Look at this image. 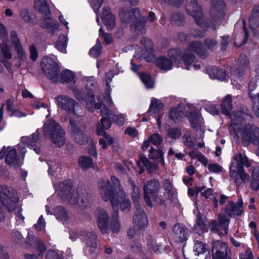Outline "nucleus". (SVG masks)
Masks as SVG:
<instances>
[{"label": "nucleus", "mask_w": 259, "mask_h": 259, "mask_svg": "<svg viewBox=\"0 0 259 259\" xmlns=\"http://www.w3.org/2000/svg\"><path fill=\"white\" fill-rule=\"evenodd\" d=\"M114 189L116 194L112 190L111 183L109 180H101L98 183V188L100 194L105 201L110 200L111 204L114 210L118 212V202L122 211H128L131 208V202L129 199L125 198V194L120 188V183L119 179L112 176L111 177Z\"/></svg>", "instance_id": "7ed1b4c3"}, {"label": "nucleus", "mask_w": 259, "mask_h": 259, "mask_svg": "<svg viewBox=\"0 0 259 259\" xmlns=\"http://www.w3.org/2000/svg\"><path fill=\"white\" fill-rule=\"evenodd\" d=\"M38 140L39 133L38 130L32 134L31 137H23L21 138V141L18 144V147L22 154V158H24V154L26 152L25 146L31 147L35 153L38 154L40 153V147L35 145Z\"/></svg>", "instance_id": "dca6fc26"}, {"label": "nucleus", "mask_w": 259, "mask_h": 259, "mask_svg": "<svg viewBox=\"0 0 259 259\" xmlns=\"http://www.w3.org/2000/svg\"><path fill=\"white\" fill-rule=\"evenodd\" d=\"M90 55L94 57H97L101 55V44L99 42L98 39L97 40V43L93 47L90 51Z\"/></svg>", "instance_id": "4d7b16f0"}, {"label": "nucleus", "mask_w": 259, "mask_h": 259, "mask_svg": "<svg viewBox=\"0 0 259 259\" xmlns=\"http://www.w3.org/2000/svg\"><path fill=\"white\" fill-rule=\"evenodd\" d=\"M232 109V99L230 95H227L223 99L222 104L221 105V111L223 113L226 115H231L234 112L237 111H235L232 112V113H230L231 110ZM239 111H243L246 112L247 109L243 107L242 110H239Z\"/></svg>", "instance_id": "c756f323"}, {"label": "nucleus", "mask_w": 259, "mask_h": 259, "mask_svg": "<svg viewBox=\"0 0 259 259\" xmlns=\"http://www.w3.org/2000/svg\"><path fill=\"white\" fill-rule=\"evenodd\" d=\"M162 142V139L159 134L157 133L153 134L148 140L144 141L142 148L143 150H146L149 147L150 142L154 145L158 146Z\"/></svg>", "instance_id": "f704fd0d"}, {"label": "nucleus", "mask_w": 259, "mask_h": 259, "mask_svg": "<svg viewBox=\"0 0 259 259\" xmlns=\"http://www.w3.org/2000/svg\"><path fill=\"white\" fill-rule=\"evenodd\" d=\"M225 5L223 0H212L210 14L213 17L214 21L223 18L225 15Z\"/></svg>", "instance_id": "aec40b11"}, {"label": "nucleus", "mask_w": 259, "mask_h": 259, "mask_svg": "<svg viewBox=\"0 0 259 259\" xmlns=\"http://www.w3.org/2000/svg\"><path fill=\"white\" fill-rule=\"evenodd\" d=\"M163 108V104L160 100L155 98L152 99L148 112L151 115L156 113L159 114L157 121L159 126L161 124L160 119L162 117Z\"/></svg>", "instance_id": "5701e85b"}, {"label": "nucleus", "mask_w": 259, "mask_h": 259, "mask_svg": "<svg viewBox=\"0 0 259 259\" xmlns=\"http://www.w3.org/2000/svg\"><path fill=\"white\" fill-rule=\"evenodd\" d=\"M143 56H140L137 53L135 55L134 58L131 60V69L134 72H137L139 65L136 64L137 60L143 57Z\"/></svg>", "instance_id": "69168bd1"}, {"label": "nucleus", "mask_w": 259, "mask_h": 259, "mask_svg": "<svg viewBox=\"0 0 259 259\" xmlns=\"http://www.w3.org/2000/svg\"><path fill=\"white\" fill-rule=\"evenodd\" d=\"M5 158L6 163L10 167L17 168L21 166L22 161L19 158L14 147L4 146L0 150V159Z\"/></svg>", "instance_id": "2eb2a0df"}, {"label": "nucleus", "mask_w": 259, "mask_h": 259, "mask_svg": "<svg viewBox=\"0 0 259 259\" xmlns=\"http://www.w3.org/2000/svg\"><path fill=\"white\" fill-rule=\"evenodd\" d=\"M133 225L137 230H142L148 225L147 215L140 205L136 206V211L133 217Z\"/></svg>", "instance_id": "a211bd4d"}, {"label": "nucleus", "mask_w": 259, "mask_h": 259, "mask_svg": "<svg viewBox=\"0 0 259 259\" xmlns=\"http://www.w3.org/2000/svg\"><path fill=\"white\" fill-rule=\"evenodd\" d=\"M0 198L3 204L8 210L12 212L18 209L15 213L17 225H22L24 223V217L21 214L22 210L17 193L11 187H1L0 188Z\"/></svg>", "instance_id": "423d86ee"}, {"label": "nucleus", "mask_w": 259, "mask_h": 259, "mask_svg": "<svg viewBox=\"0 0 259 259\" xmlns=\"http://www.w3.org/2000/svg\"><path fill=\"white\" fill-rule=\"evenodd\" d=\"M83 81L86 85L90 89L86 91H81L75 84H71L69 89L72 91L74 97L77 100H85L89 110L101 109L100 113L103 117L100 119V122L97 125V133L98 135H102L103 131L109 128L111 126L110 120L115 116L113 111L109 109L103 104V101L100 97H98V103L95 102V97L92 89L90 88L96 85V81L93 76L85 77Z\"/></svg>", "instance_id": "f257e3e1"}, {"label": "nucleus", "mask_w": 259, "mask_h": 259, "mask_svg": "<svg viewBox=\"0 0 259 259\" xmlns=\"http://www.w3.org/2000/svg\"><path fill=\"white\" fill-rule=\"evenodd\" d=\"M21 16L22 18L26 22H30L33 17V14L29 11L24 9L21 12Z\"/></svg>", "instance_id": "052dcab7"}, {"label": "nucleus", "mask_w": 259, "mask_h": 259, "mask_svg": "<svg viewBox=\"0 0 259 259\" xmlns=\"http://www.w3.org/2000/svg\"><path fill=\"white\" fill-rule=\"evenodd\" d=\"M184 19V15L181 14L176 13L171 16V21L176 22L178 25H180L182 24Z\"/></svg>", "instance_id": "338daca9"}, {"label": "nucleus", "mask_w": 259, "mask_h": 259, "mask_svg": "<svg viewBox=\"0 0 259 259\" xmlns=\"http://www.w3.org/2000/svg\"><path fill=\"white\" fill-rule=\"evenodd\" d=\"M118 213L115 211L112 214V221L110 223V229L114 233L118 232L121 228V225L118 221Z\"/></svg>", "instance_id": "a19ab883"}, {"label": "nucleus", "mask_w": 259, "mask_h": 259, "mask_svg": "<svg viewBox=\"0 0 259 259\" xmlns=\"http://www.w3.org/2000/svg\"><path fill=\"white\" fill-rule=\"evenodd\" d=\"M102 19L109 30H112L115 27V18L111 13L110 10L108 8H103Z\"/></svg>", "instance_id": "bb28decb"}, {"label": "nucleus", "mask_w": 259, "mask_h": 259, "mask_svg": "<svg viewBox=\"0 0 259 259\" xmlns=\"http://www.w3.org/2000/svg\"><path fill=\"white\" fill-rule=\"evenodd\" d=\"M209 227L211 231H213L220 235H221L220 230L222 227L220 224H218L217 221H213L210 223L209 224Z\"/></svg>", "instance_id": "e2e57ef3"}, {"label": "nucleus", "mask_w": 259, "mask_h": 259, "mask_svg": "<svg viewBox=\"0 0 259 259\" xmlns=\"http://www.w3.org/2000/svg\"><path fill=\"white\" fill-rule=\"evenodd\" d=\"M54 188L58 192L59 195L64 197L71 204L84 205L89 201L90 196L85 189H78L71 191L72 183L70 180L56 183Z\"/></svg>", "instance_id": "20e7f679"}, {"label": "nucleus", "mask_w": 259, "mask_h": 259, "mask_svg": "<svg viewBox=\"0 0 259 259\" xmlns=\"http://www.w3.org/2000/svg\"><path fill=\"white\" fill-rule=\"evenodd\" d=\"M188 230L182 224H176L173 228L172 239L178 242H182L187 240Z\"/></svg>", "instance_id": "4be33fe9"}, {"label": "nucleus", "mask_w": 259, "mask_h": 259, "mask_svg": "<svg viewBox=\"0 0 259 259\" xmlns=\"http://www.w3.org/2000/svg\"><path fill=\"white\" fill-rule=\"evenodd\" d=\"M189 118L190 122L193 128H197L198 126H200L203 123L202 117L198 113L190 114Z\"/></svg>", "instance_id": "a18cd8bd"}, {"label": "nucleus", "mask_w": 259, "mask_h": 259, "mask_svg": "<svg viewBox=\"0 0 259 259\" xmlns=\"http://www.w3.org/2000/svg\"><path fill=\"white\" fill-rule=\"evenodd\" d=\"M179 108L180 107L172 108L168 114L169 118L176 122L179 121L184 115L183 112Z\"/></svg>", "instance_id": "37998d69"}, {"label": "nucleus", "mask_w": 259, "mask_h": 259, "mask_svg": "<svg viewBox=\"0 0 259 259\" xmlns=\"http://www.w3.org/2000/svg\"><path fill=\"white\" fill-rule=\"evenodd\" d=\"M249 25L254 29L259 26V13H252L249 18Z\"/></svg>", "instance_id": "3c124183"}, {"label": "nucleus", "mask_w": 259, "mask_h": 259, "mask_svg": "<svg viewBox=\"0 0 259 259\" xmlns=\"http://www.w3.org/2000/svg\"><path fill=\"white\" fill-rule=\"evenodd\" d=\"M54 213L56 219L61 222L66 221L69 217L66 209L62 206L56 207Z\"/></svg>", "instance_id": "ea45409f"}, {"label": "nucleus", "mask_w": 259, "mask_h": 259, "mask_svg": "<svg viewBox=\"0 0 259 259\" xmlns=\"http://www.w3.org/2000/svg\"><path fill=\"white\" fill-rule=\"evenodd\" d=\"M137 164L140 168L139 174H140L144 171V166L146 167L149 174L153 173L158 167L157 164L151 163L145 157H141L140 160L137 161Z\"/></svg>", "instance_id": "cd10ccee"}, {"label": "nucleus", "mask_w": 259, "mask_h": 259, "mask_svg": "<svg viewBox=\"0 0 259 259\" xmlns=\"http://www.w3.org/2000/svg\"><path fill=\"white\" fill-rule=\"evenodd\" d=\"M160 188V183L158 180H149L144 184V198L146 203L150 206L158 203L157 193Z\"/></svg>", "instance_id": "ddd939ff"}, {"label": "nucleus", "mask_w": 259, "mask_h": 259, "mask_svg": "<svg viewBox=\"0 0 259 259\" xmlns=\"http://www.w3.org/2000/svg\"><path fill=\"white\" fill-rule=\"evenodd\" d=\"M163 188L164 190V194L167 197V199L171 200L175 194V190L173 188L171 182L168 179H165L162 182Z\"/></svg>", "instance_id": "c9c22d12"}, {"label": "nucleus", "mask_w": 259, "mask_h": 259, "mask_svg": "<svg viewBox=\"0 0 259 259\" xmlns=\"http://www.w3.org/2000/svg\"><path fill=\"white\" fill-rule=\"evenodd\" d=\"M250 186L252 190H259V166L252 168Z\"/></svg>", "instance_id": "e433bc0d"}, {"label": "nucleus", "mask_w": 259, "mask_h": 259, "mask_svg": "<svg viewBox=\"0 0 259 259\" xmlns=\"http://www.w3.org/2000/svg\"><path fill=\"white\" fill-rule=\"evenodd\" d=\"M154 63L160 69L166 71L171 70L173 66L172 60H170L165 56L157 57L154 60Z\"/></svg>", "instance_id": "7c9ffc66"}, {"label": "nucleus", "mask_w": 259, "mask_h": 259, "mask_svg": "<svg viewBox=\"0 0 259 259\" xmlns=\"http://www.w3.org/2000/svg\"><path fill=\"white\" fill-rule=\"evenodd\" d=\"M181 58V51L178 49H170L168 52V58L170 60H172V64L174 62H177Z\"/></svg>", "instance_id": "09e8293b"}, {"label": "nucleus", "mask_w": 259, "mask_h": 259, "mask_svg": "<svg viewBox=\"0 0 259 259\" xmlns=\"http://www.w3.org/2000/svg\"><path fill=\"white\" fill-rule=\"evenodd\" d=\"M114 74L112 70H110L105 75V80L107 88V93L106 96L104 98V102L107 104L110 108H111V105L113 104V102L110 95V93L111 91L110 85L109 83L111 82L112 78L114 77Z\"/></svg>", "instance_id": "2f4dec72"}, {"label": "nucleus", "mask_w": 259, "mask_h": 259, "mask_svg": "<svg viewBox=\"0 0 259 259\" xmlns=\"http://www.w3.org/2000/svg\"><path fill=\"white\" fill-rule=\"evenodd\" d=\"M195 52L201 58H205L208 55L207 52L199 41L191 42L183 55L185 69L188 70H197L200 68V63L197 61L192 53Z\"/></svg>", "instance_id": "6e6552de"}, {"label": "nucleus", "mask_w": 259, "mask_h": 259, "mask_svg": "<svg viewBox=\"0 0 259 259\" xmlns=\"http://www.w3.org/2000/svg\"><path fill=\"white\" fill-rule=\"evenodd\" d=\"M205 44L208 49L212 50L217 47L218 41L214 38H209L205 40Z\"/></svg>", "instance_id": "0e129e2a"}, {"label": "nucleus", "mask_w": 259, "mask_h": 259, "mask_svg": "<svg viewBox=\"0 0 259 259\" xmlns=\"http://www.w3.org/2000/svg\"><path fill=\"white\" fill-rule=\"evenodd\" d=\"M103 3V0H91V5L96 13L99 12V9L102 5Z\"/></svg>", "instance_id": "774afa93"}, {"label": "nucleus", "mask_w": 259, "mask_h": 259, "mask_svg": "<svg viewBox=\"0 0 259 259\" xmlns=\"http://www.w3.org/2000/svg\"><path fill=\"white\" fill-rule=\"evenodd\" d=\"M219 222L222 229L224 231L225 234H227L228 231V226L229 223V218L227 217L225 214L222 213L219 215Z\"/></svg>", "instance_id": "de8ad7c7"}, {"label": "nucleus", "mask_w": 259, "mask_h": 259, "mask_svg": "<svg viewBox=\"0 0 259 259\" xmlns=\"http://www.w3.org/2000/svg\"><path fill=\"white\" fill-rule=\"evenodd\" d=\"M99 35L104 40L105 42L107 45H109L113 42L111 35L109 33L104 32L102 27L99 30Z\"/></svg>", "instance_id": "bf43d9fd"}, {"label": "nucleus", "mask_w": 259, "mask_h": 259, "mask_svg": "<svg viewBox=\"0 0 259 259\" xmlns=\"http://www.w3.org/2000/svg\"><path fill=\"white\" fill-rule=\"evenodd\" d=\"M34 8L43 15L40 21L41 26L53 33L57 28V22L50 17L51 11L46 0H35Z\"/></svg>", "instance_id": "9d476101"}, {"label": "nucleus", "mask_w": 259, "mask_h": 259, "mask_svg": "<svg viewBox=\"0 0 259 259\" xmlns=\"http://www.w3.org/2000/svg\"><path fill=\"white\" fill-rule=\"evenodd\" d=\"M252 118L251 115L243 111H236L231 115L229 132L234 138H241L245 146L253 142L256 138L259 139V128L247 122Z\"/></svg>", "instance_id": "f03ea898"}, {"label": "nucleus", "mask_w": 259, "mask_h": 259, "mask_svg": "<svg viewBox=\"0 0 259 259\" xmlns=\"http://www.w3.org/2000/svg\"><path fill=\"white\" fill-rule=\"evenodd\" d=\"M194 229L198 234L207 231L206 224L200 214H198L197 216Z\"/></svg>", "instance_id": "58836bf2"}, {"label": "nucleus", "mask_w": 259, "mask_h": 259, "mask_svg": "<svg viewBox=\"0 0 259 259\" xmlns=\"http://www.w3.org/2000/svg\"><path fill=\"white\" fill-rule=\"evenodd\" d=\"M182 133L178 128H170L167 131V136L169 138L177 139L180 137Z\"/></svg>", "instance_id": "6e6d98bb"}, {"label": "nucleus", "mask_w": 259, "mask_h": 259, "mask_svg": "<svg viewBox=\"0 0 259 259\" xmlns=\"http://www.w3.org/2000/svg\"><path fill=\"white\" fill-rule=\"evenodd\" d=\"M67 45V37L62 34L60 35L58 40L57 41L55 47L59 51L63 53H66V47Z\"/></svg>", "instance_id": "79ce46f5"}, {"label": "nucleus", "mask_w": 259, "mask_h": 259, "mask_svg": "<svg viewBox=\"0 0 259 259\" xmlns=\"http://www.w3.org/2000/svg\"><path fill=\"white\" fill-rule=\"evenodd\" d=\"M188 14L192 16L195 19L196 24L204 30L210 28L213 30L216 27L212 22H209L203 18L202 9L199 7L196 0H191L187 6Z\"/></svg>", "instance_id": "f8f14e48"}, {"label": "nucleus", "mask_w": 259, "mask_h": 259, "mask_svg": "<svg viewBox=\"0 0 259 259\" xmlns=\"http://www.w3.org/2000/svg\"><path fill=\"white\" fill-rule=\"evenodd\" d=\"M41 67L43 72L54 82H58L60 80L64 83L73 81L74 79V73L69 70H64L59 75V68L56 63L50 58L45 57L41 62Z\"/></svg>", "instance_id": "39448f33"}, {"label": "nucleus", "mask_w": 259, "mask_h": 259, "mask_svg": "<svg viewBox=\"0 0 259 259\" xmlns=\"http://www.w3.org/2000/svg\"><path fill=\"white\" fill-rule=\"evenodd\" d=\"M207 250L206 245L200 241H196L194 246V251L195 255L204 253Z\"/></svg>", "instance_id": "8fccbe9b"}, {"label": "nucleus", "mask_w": 259, "mask_h": 259, "mask_svg": "<svg viewBox=\"0 0 259 259\" xmlns=\"http://www.w3.org/2000/svg\"><path fill=\"white\" fill-rule=\"evenodd\" d=\"M0 40H1L4 45H7V43L8 40V30L5 26L2 23H0Z\"/></svg>", "instance_id": "864d4df0"}, {"label": "nucleus", "mask_w": 259, "mask_h": 259, "mask_svg": "<svg viewBox=\"0 0 259 259\" xmlns=\"http://www.w3.org/2000/svg\"><path fill=\"white\" fill-rule=\"evenodd\" d=\"M140 16V11L138 8H135L130 11L122 8L119 11V17L123 23H129L131 19L138 18Z\"/></svg>", "instance_id": "393cba45"}, {"label": "nucleus", "mask_w": 259, "mask_h": 259, "mask_svg": "<svg viewBox=\"0 0 259 259\" xmlns=\"http://www.w3.org/2000/svg\"><path fill=\"white\" fill-rule=\"evenodd\" d=\"M69 122L70 128L72 130V136L75 142L80 145L87 143L88 141L87 136L77 126L76 122L71 119L69 120Z\"/></svg>", "instance_id": "412c9836"}, {"label": "nucleus", "mask_w": 259, "mask_h": 259, "mask_svg": "<svg viewBox=\"0 0 259 259\" xmlns=\"http://www.w3.org/2000/svg\"><path fill=\"white\" fill-rule=\"evenodd\" d=\"M136 21L132 25V28L134 29L135 32L137 34H143L145 32V24L147 21L145 17H141V15L138 18H135Z\"/></svg>", "instance_id": "473e14b6"}, {"label": "nucleus", "mask_w": 259, "mask_h": 259, "mask_svg": "<svg viewBox=\"0 0 259 259\" xmlns=\"http://www.w3.org/2000/svg\"><path fill=\"white\" fill-rule=\"evenodd\" d=\"M28 242L30 246L35 248L38 252L39 256H41L46 250L45 244L36 237L28 239Z\"/></svg>", "instance_id": "72a5a7b5"}, {"label": "nucleus", "mask_w": 259, "mask_h": 259, "mask_svg": "<svg viewBox=\"0 0 259 259\" xmlns=\"http://www.w3.org/2000/svg\"><path fill=\"white\" fill-rule=\"evenodd\" d=\"M207 72L209 76L212 78H223L218 74L219 69L215 66L209 67L207 68Z\"/></svg>", "instance_id": "13d9d810"}, {"label": "nucleus", "mask_w": 259, "mask_h": 259, "mask_svg": "<svg viewBox=\"0 0 259 259\" xmlns=\"http://www.w3.org/2000/svg\"><path fill=\"white\" fill-rule=\"evenodd\" d=\"M69 237L73 241L75 240L77 237H79L83 242L85 243L86 246L84 249L86 255L92 254L97 247V236L93 232L81 231L76 233L71 231L70 233Z\"/></svg>", "instance_id": "9b49d317"}, {"label": "nucleus", "mask_w": 259, "mask_h": 259, "mask_svg": "<svg viewBox=\"0 0 259 259\" xmlns=\"http://www.w3.org/2000/svg\"><path fill=\"white\" fill-rule=\"evenodd\" d=\"M58 107L67 113L79 115L82 113L80 105L73 99L67 95H60L56 97Z\"/></svg>", "instance_id": "4468645a"}, {"label": "nucleus", "mask_w": 259, "mask_h": 259, "mask_svg": "<svg viewBox=\"0 0 259 259\" xmlns=\"http://www.w3.org/2000/svg\"><path fill=\"white\" fill-rule=\"evenodd\" d=\"M141 42L143 45L144 49L145 50L142 51L141 56H143V58H146V60L148 61H152L154 56L153 54H150V59L146 58L145 54L146 52L148 51V49H150L151 47V43L150 40L146 37H142L141 39Z\"/></svg>", "instance_id": "49530a36"}, {"label": "nucleus", "mask_w": 259, "mask_h": 259, "mask_svg": "<svg viewBox=\"0 0 259 259\" xmlns=\"http://www.w3.org/2000/svg\"><path fill=\"white\" fill-rule=\"evenodd\" d=\"M12 56V54L8 45L1 46L0 61L2 64L3 63L4 64L9 71L11 70L12 65L7 60L11 59Z\"/></svg>", "instance_id": "c85d7f7f"}, {"label": "nucleus", "mask_w": 259, "mask_h": 259, "mask_svg": "<svg viewBox=\"0 0 259 259\" xmlns=\"http://www.w3.org/2000/svg\"><path fill=\"white\" fill-rule=\"evenodd\" d=\"M227 244L220 241L214 242L212 246V259H226L227 255Z\"/></svg>", "instance_id": "6ab92c4d"}, {"label": "nucleus", "mask_w": 259, "mask_h": 259, "mask_svg": "<svg viewBox=\"0 0 259 259\" xmlns=\"http://www.w3.org/2000/svg\"><path fill=\"white\" fill-rule=\"evenodd\" d=\"M252 160H250L241 153L236 154L234 156V161L232 162L230 174L231 177L234 178L237 185L239 186L242 183H245L249 179V175L246 173L243 167L245 166L249 167L251 165Z\"/></svg>", "instance_id": "0eeeda50"}, {"label": "nucleus", "mask_w": 259, "mask_h": 259, "mask_svg": "<svg viewBox=\"0 0 259 259\" xmlns=\"http://www.w3.org/2000/svg\"><path fill=\"white\" fill-rule=\"evenodd\" d=\"M140 77L141 80L147 88H152L153 87L154 81L149 75L142 74Z\"/></svg>", "instance_id": "603ef678"}, {"label": "nucleus", "mask_w": 259, "mask_h": 259, "mask_svg": "<svg viewBox=\"0 0 259 259\" xmlns=\"http://www.w3.org/2000/svg\"><path fill=\"white\" fill-rule=\"evenodd\" d=\"M242 211V201L241 200H239L236 204L232 201H230L225 209L226 214L233 217L240 215Z\"/></svg>", "instance_id": "b1692460"}, {"label": "nucleus", "mask_w": 259, "mask_h": 259, "mask_svg": "<svg viewBox=\"0 0 259 259\" xmlns=\"http://www.w3.org/2000/svg\"><path fill=\"white\" fill-rule=\"evenodd\" d=\"M148 151L149 152V156L151 159H159L163 155L160 149H154L153 147H150Z\"/></svg>", "instance_id": "5fc2aeb1"}, {"label": "nucleus", "mask_w": 259, "mask_h": 259, "mask_svg": "<svg viewBox=\"0 0 259 259\" xmlns=\"http://www.w3.org/2000/svg\"><path fill=\"white\" fill-rule=\"evenodd\" d=\"M78 162L79 166L83 169H87L93 166L94 162L92 158L88 156H83L78 158Z\"/></svg>", "instance_id": "4c0bfd02"}, {"label": "nucleus", "mask_w": 259, "mask_h": 259, "mask_svg": "<svg viewBox=\"0 0 259 259\" xmlns=\"http://www.w3.org/2000/svg\"><path fill=\"white\" fill-rule=\"evenodd\" d=\"M249 64L248 57L244 54L240 56L237 61V69L233 72L235 75L239 77L243 75L245 70L247 69Z\"/></svg>", "instance_id": "a878e982"}, {"label": "nucleus", "mask_w": 259, "mask_h": 259, "mask_svg": "<svg viewBox=\"0 0 259 259\" xmlns=\"http://www.w3.org/2000/svg\"><path fill=\"white\" fill-rule=\"evenodd\" d=\"M131 187L132 189L131 195L133 200L135 202H138L141 199V193L139 188L136 185L135 182L131 179H129Z\"/></svg>", "instance_id": "c03bdc74"}, {"label": "nucleus", "mask_w": 259, "mask_h": 259, "mask_svg": "<svg viewBox=\"0 0 259 259\" xmlns=\"http://www.w3.org/2000/svg\"><path fill=\"white\" fill-rule=\"evenodd\" d=\"M43 131L44 136L50 138L56 146L60 147L65 144V132L54 120L47 121Z\"/></svg>", "instance_id": "1a4fd4ad"}, {"label": "nucleus", "mask_w": 259, "mask_h": 259, "mask_svg": "<svg viewBox=\"0 0 259 259\" xmlns=\"http://www.w3.org/2000/svg\"><path fill=\"white\" fill-rule=\"evenodd\" d=\"M15 47V50L17 51L18 58L19 59L24 61L27 58V55L25 52L23 50L22 45H18V46H16Z\"/></svg>", "instance_id": "680f3d73"}, {"label": "nucleus", "mask_w": 259, "mask_h": 259, "mask_svg": "<svg viewBox=\"0 0 259 259\" xmlns=\"http://www.w3.org/2000/svg\"><path fill=\"white\" fill-rule=\"evenodd\" d=\"M95 215L97 219V225L102 234L108 233L109 215L106 211L101 207L97 208L95 211Z\"/></svg>", "instance_id": "f3484780"}]
</instances>
